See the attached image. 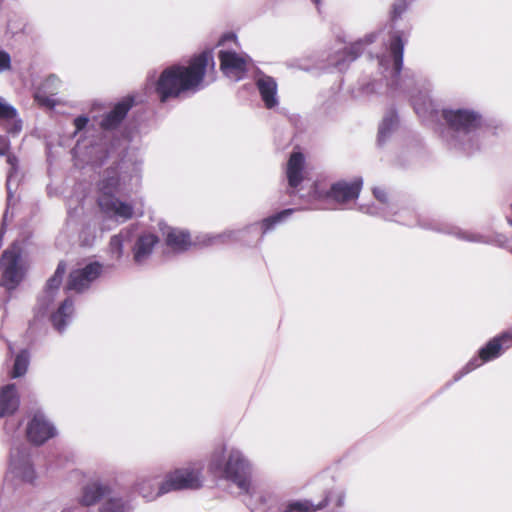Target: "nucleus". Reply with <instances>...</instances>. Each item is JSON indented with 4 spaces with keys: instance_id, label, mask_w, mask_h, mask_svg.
Masks as SVG:
<instances>
[{
    "instance_id": "393cba45",
    "label": "nucleus",
    "mask_w": 512,
    "mask_h": 512,
    "mask_svg": "<svg viewBox=\"0 0 512 512\" xmlns=\"http://www.w3.org/2000/svg\"><path fill=\"white\" fill-rule=\"evenodd\" d=\"M305 158L300 152H293L287 163L286 175L291 188H297L303 181Z\"/></svg>"
},
{
    "instance_id": "72a5a7b5",
    "label": "nucleus",
    "mask_w": 512,
    "mask_h": 512,
    "mask_svg": "<svg viewBox=\"0 0 512 512\" xmlns=\"http://www.w3.org/2000/svg\"><path fill=\"white\" fill-rule=\"evenodd\" d=\"M99 512H125V508L121 500L109 499L100 506Z\"/></svg>"
},
{
    "instance_id": "ea45409f",
    "label": "nucleus",
    "mask_w": 512,
    "mask_h": 512,
    "mask_svg": "<svg viewBox=\"0 0 512 512\" xmlns=\"http://www.w3.org/2000/svg\"><path fill=\"white\" fill-rule=\"evenodd\" d=\"M10 149V141L9 139L4 136L0 135V156H4L7 154V152Z\"/></svg>"
},
{
    "instance_id": "79ce46f5",
    "label": "nucleus",
    "mask_w": 512,
    "mask_h": 512,
    "mask_svg": "<svg viewBox=\"0 0 512 512\" xmlns=\"http://www.w3.org/2000/svg\"><path fill=\"white\" fill-rule=\"evenodd\" d=\"M88 118L85 117V116H78L75 120H74V123H75V126L77 128V130H82L83 128L86 127L87 123H88Z\"/></svg>"
},
{
    "instance_id": "473e14b6",
    "label": "nucleus",
    "mask_w": 512,
    "mask_h": 512,
    "mask_svg": "<svg viewBox=\"0 0 512 512\" xmlns=\"http://www.w3.org/2000/svg\"><path fill=\"white\" fill-rule=\"evenodd\" d=\"M6 156H7V163L10 165V170L8 172L7 182H6L7 193H8V202H9L12 197L13 183L17 181L16 173H17V168H18V159L16 156L8 154V153L6 154Z\"/></svg>"
},
{
    "instance_id": "37998d69",
    "label": "nucleus",
    "mask_w": 512,
    "mask_h": 512,
    "mask_svg": "<svg viewBox=\"0 0 512 512\" xmlns=\"http://www.w3.org/2000/svg\"><path fill=\"white\" fill-rule=\"evenodd\" d=\"M236 40V35L233 34V33H226L224 34L218 41V45L219 46H222V45H225V43L227 41H235Z\"/></svg>"
},
{
    "instance_id": "20e7f679",
    "label": "nucleus",
    "mask_w": 512,
    "mask_h": 512,
    "mask_svg": "<svg viewBox=\"0 0 512 512\" xmlns=\"http://www.w3.org/2000/svg\"><path fill=\"white\" fill-rule=\"evenodd\" d=\"M441 117L445 124L441 138L450 149L466 154L479 150L478 132L483 125L480 111L468 107H450L442 110Z\"/></svg>"
},
{
    "instance_id": "9b49d317",
    "label": "nucleus",
    "mask_w": 512,
    "mask_h": 512,
    "mask_svg": "<svg viewBox=\"0 0 512 512\" xmlns=\"http://www.w3.org/2000/svg\"><path fill=\"white\" fill-rule=\"evenodd\" d=\"M510 339L511 336L508 333H503L491 339L485 346L480 348L477 357L472 358L462 370L454 375V381H459L463 376L480 367L483 363L498 358L502 353L503 344Z\"/></svg>"
},
{
    "instance_id": "e433bc0d",
    "label": "nucleus",
    "mask_w": 512,
    "mask_h": 512,
    "mask_svg": "<svg viewBox=\"0 0 512 512\" xmlns=\"http://www.w3.org/2000/svg\"><path fill=\"white\" fill-rule=\"evenodd\" d=\"M80 239L84 246H91L95 239L94 231H91L90 226H86L80 233Z\"/></svg>"
},
{
    "instance_id": "412c9836",
    "label": "nucleus",
    "mask_w": 512,
    "mask_h": 512,
    "mask_svg": "<svg viewBox=\"0 0 512 512\" xmlns=\"http://www.w3.org/2000/svg\"><path fill=\"white\" fill-rule=\"evenodd\" d=\"M20 404L16 385L11 383L0 388V418L16 412Z\"/></svg>"
},
{
    "instance_id": "c85d7f7f",
    "label": "nucleus",
    "mask_w": 512,
    "mask_h": 512,
    "mask_svg": "<svg viewBox=\"0 0 512 512\" xmlns=\"http://www.w3.org/2000/svg\"><path fill=\"white\" fill-rule=\"evenodd\" d=\"M381 88L382 83L380 81L362 80L359 81L357 86L352 89L351 93L352 97L355 99L370 98L371 96L378 94Z\"/></svg>"
},
{
    "instance_id": "f03ea898",
    "label": "nucleus",
    "mask_w": 512,
    "mask_h": 512,
    "mask_svg": "<svg viewBox=\"0 0 512 512\" xmlns=\"http://www.w3.org/2000/svg\"><path fill=\"white\" fill-rule=\"evenodd\" d=\"M142 161L123 158L115 166L107 168L98 183L97 203L101 212L117 223L132 218L134 208L131 204L119 200L115 195L127 190L132 182H138L141 176Z\"/></svg>"
},
{
    "instance_id": "a878e982",
    "label": "nucleus",
    "mask_w": 512,
    "mask_h": 512,
    "mask_svg": "<svg viewBox=\"0 0 512 512\" xmlns=\"http://www.w3.org/2000/svg\"><path fill=\"white\" fill-rule=\"evenodd\" d=\"M165 235V243L175 252L186 251L192 244L188 231L177 228H168Z\"/></svg>"
},
{
    "instance_id": "4c0bfd02",
    "label": "nucleus",
    "mask_w": 512,
    "mask_h": 512,
    "mask_svg": "<svg viewBox=\"0 0 512 512\" xmlns=\"http://www.w3.org/2000/svg\"><path fill=\"white\" fill-rule=\"evenodd\" d=\"M11 69V56L4 49L0 48V74Z\"/></svg>"
},
{
    "instance_id": "6ab92c4d",
    "label": "nucleus",
    "mask_w": 512,
    "mask_h": 512,
    "mask_svg": "<svg viewBox=\"0 0 512 512\" xmlns=\"http://www.w3.org/2000/svg\"><path fill=\"white\" fill-rule=\"evenodd\" d=\"M159 243V238L153 233H142L140 234L133 246L132 254L133 261L136 265H144L151 257L155 246Z\"/></svg>"
},
{
    "instance_id": "2f4dec72",
    "label": "nucleus",
    "mask_w": 512,
    "mask_h": 512,
    "mask_svg": "<svg viewBox=\"0 0 512 512\" xmlns=\"http://www.w3.org/2000/svg\"><path fill=\"white\" fill-rule=\"evenodd\" d=\"M30 363V354L28 350H21L15 357L13 369L11 372L12 378H19L26 374Z\"/></svg>"
},
{
    "instance_id": "7ed1b4c3",
    "label": "nucleus",
    "mask_w": 512,
    "mask_h": 512,
    "mask_svg": "<svg viewBox=\"0 0 512 512\" xmlns=\"http://www.w3.org/2000/svg\"><path fill=\"white\" fill-rule=\"evenodd\" d=\"M209 62H213L212 54L204 51L192 57L187 66L172 65L165 68L155 85L159 100L164 103L185 93L198 91Z\"/></svg>"
},
{
    "instance_id": "2eb2a0df",
    "label": "nucleus",
    "mask_w": 512,
    "mask_h": 512,
    "mask_svg": "<svg viewBox=\"0 0 512 512\" xmlns=\"http://www.w3.org/2000/svg\"><path fill=\"white\" fill-rule=\"evenodd\" d=\"M102 270V264L97 261L90 262L82 268L72 270L66 283V290H72L77 293L86 291L99 278Z\"/></svg>"
},
{
    "instance_id": "cd10ccee",
    "label": "nucleus",
    "mask_w": 512,
    "mask_h": 512,
    "mask_svg": "<svg viewBox=\"0 0 512 512\" xmlns=\"http://www.w3.org/2000/svg\"><path fill=\"white\" fill-rule=\"evenodd\" d=\"M398 125V118L394 110L388 111L383 117L378 129V144L383 145L392 135Z\"/></svg>"
},
{
    "instance_id": "b1692460",
    "label": "nucleus",
    "mask_w": 512,
    "mask_h": 512,
    "mask_svg": "<svg viewBox=\"0 0 512 512\" xmlns=\"http://www.w3.org/2000/svg\"><path fill=\"white\" fill-rule=\"evenodd\" d=\"M133 103L134 99L132 97H127L117 103L114 108L103 117L101 127L104 129L116 128L126 117Z\"/></svg>"
},
{
    "instance_id": "a19ab883",
    "label": "nucleus",
    "mask_w": 512,
    "mask_h": 512,
    "mask_svg": "<svg viewBox=\"0 0 512 512\" xmlns=\"http://www.w3.org/2000/svg\"><path fill=\"white\" fill-rule=\"evenodd\" d=\"M7 219H8V209H6V211L4 212L2 223L0 225V248L2 247L3 237L6 232Z\"/></svg>"
},
{
    "instance_id": "9d476101",
    "label": "nucleus",
    "mask_w": 512,
    "mask_h": 512,
    "mask_svg": "<svg viewBox=\"0 0 512 512\" xmlns=\"http://www.w3.org/2000/svg\"><path fill=\"white\" fill-rule=\"evenodd\" d=\"M9 476L27 483L34 481L35 470L30 459L29 448L26 444L15 443L12 445L7 477Z\"/></svg>"
},
{
    "instance_id": "c756f323",
    "label": "nucleus",
    "mask_w": 512,
    "mask_h": 512,
    "mask_svg": "<svg viewBox=\"0 0 512 512\" xmlns=\"http://www.w3.org/2000/svg\"><path fill=\"white\" fill-rule=\"evenodd\" d=\"M128 237V232L124 230L111 237L108 245V252L112 259L120 260L122 258L124 241L127 240Z\"/></svg>"
},
{
    "instance_id": "bb28decb",
    "label": "nucleus",
    "mask_w": 512,
    "mask_h": 512,
    "mask_svg": "<svg viewBox=\"0 0 512 512\" xmlns=\"http://www.w3.org/2000/svg\"><path fill=\"white\" fill-rule=\"evenodd\" d=\"M17 116L16 108L0 96V120L7 122L6 131L13 135L18 134L22 129V123Z\"/></svg>"
},
{
    "instance_id": "de8ad7c7",
    "label": "nucleus",
    "mask_w": 512,
    "mask_h": 512,
    "mask_svg": "<svg viewBox=\"0 0 512 512\" xmlns=\"http://www.w3.org/2000/svg\"><path fill=\"white\" fill-rule=\"evenodd\" d=\"M48 80L49 81H54V80H56V77L55 76H50Z\"/></svg>"
},
{
    "instance_id": "49530a36",
    "label": "nucleus",
    "mask_w": 512,
    "mask_h": 512,
    "mask_svg": "<svg viewBox=\"0 0 512 512\" xmlns=\"http://www.w3.org/2000/svg\"><path fill=\"white\" fill-rule=\"evenodd\" d=\"M61 512H73V511H72V509H70V508H65V509H63Z\"/></svg>"
},
{
    "instance_id": "6e6552de",
    "label": "nucleus",
    "mask_w": 512,
    "mask_h": 512,
    "mask_svg": "<svg viewBox=\"0 0 512 512\" xmlns=\"http://www.w3.org/2000/svg\"><path fill=\"white\" fill-rule=\"evenodd\" d=\"M376 38L377 34L371 33L365 36L364 39L351 44L349 47L335 50L326 58H324L323 55H315L312 57L311 64H301L299 67L300 69L307 72H342L348 68L351 62L359 57L364 49V46L373 43Z\"/></svg>"
},
{
    "instance_id": "423d86ee",
    "label": "nucleus",
    "mask_w": 512,
    "mask_h": 512,
    "mask_svg": "<svg viewBox=\"0 0 512 512\" xmlns=\"http://www.w3.org/2000/svg\"><path fill=\"white\" fill-rule=\"evenodd\" d=\"M208 468L235 485L241 494L251 493L253 465L239 448L221 446L215 449Z\"/></svg>"
},
{
    "instance_id": "f8f14e48",
    "label": "nucleus",
    "mask_w": 512,
    "mask_h": 512,
    "mask_svg": "<svg viewBox=\"0 0 512 512\" xmlns=\"http://www.w3.org/2000/svg\"><path fill=\"white\" fill-rule=\"evenodd\" d=\"M19 262L20 253L15 247L4 251L0 261L2 270L0 285L9 291L15 289L24 277V271Z\"/></svg>"
},
{
    "instance_id": "0eeeda50",
    "label": "nucleus",
    "mask_w": 512,
    "mask_h": 512,
    "mask_svg": "<svg viewBox=\"0 0 512 512\" xmlns=\"http://www.w3.org/2000/svg\"><path fill=\"white\" fill-rule=\"evenodd\" d=\"M202 471L203 464L201 462L189 463L168 473L165 480L158 487L157 492H155L154 485L151 483L152 480L156 479V476L152 475L139 477L135 488L147 500H152L170 491L199 489L203 485Z\"/></svg>"
},
{
    "instance_id": "f3484780",
    "label": "nucleus",
    "mask_w": 512,
    "mask_h": 512,
    "mask_svg": "<svg viewBox=\"0 0 512 512\" xmlns=\"http://www.w3.org/2000/svg\"><path fill=\"white\" fill-rule=\"evenodd\" d=\"M220 68L223 73L236 81L241 80L247 70L248 56H240L234 51L221 50L218 54Z\"/></svg>"
},
{
    "instance_id": "a18cd8bd",
    "label": "nucleus",
    "mask_w": 512,
    "mask_h": 512,
    "mask_svg": "<svg viewBox=\"0 0 512 512\" xmlns=\"http://www.w3.org/2000/svg\"><path fill=\"white\" fill-rule=\"evenodd\" d=\"M312 1L315 3L316 6H319L321 3V0H312Z\"/></svg>"
},
{
    "instance_id": "58836bf2",
    "label": "nucleus",
    "mask_w": 512,
    "mask_h": 512,
    "mask_svg": "<svg viewBox=\"0 0 512 512\" xmlns=\"http://www.w3.org/2000/svg\"><path fill=\"white\" fill-rule=\"evenodd\" d=\"M20 422H16L14 420L6 421L4 425V430L6 434L14 435L16 431L19 430Z\"/></svg>"
},
{
    "instance_id": "a211bd4d",
    "label": "nucleus",
    "mask_w": 512,
    "mask_h": 512,
    "mask_svg": "<svg viewBox=\"0 0 512 512\" xmlns=\"http://www.w3.org/2000/svg\"><path fill=\"white\" fill-rule=\"evenodd\" d=\"M254 81L265 107L267 109L275 108L279 104L276 80L261 70H257Z\"/></svg>"
},
{
    "instance_id": "4be33fe9",
    "label": "nucleus",
    "mask_w": 512,
    "mask_h": 512,
    "mask_svg": "<svg viewBox=\"0 0 512 512\" xmlns=\"http://www.w3.org/2000/svg\"><path fill=\"white\" fill-rule=\"evenodd\" d=\"M108 493V487L98 481L91 482L82 487L78 496V503L84 507H91L99 503Z\"/></svg>"
},
{
    "instance_id": "f257e3e1",
    "label": "nucleus",
    "mask_w": 512,
    "mask_h": 512,
    "mask_svg": "<svg viewBox=\"0 0 512 512\" xmlns=\"http://www.w3.org/2000/svg\"><path fill=\"white\" fill-rule=\"evenodd\" d=\"M403 53L404 42L401 35L395 33L390 39L388 52L377 56L382 73L389 70L387 90L393 96L409 98L415 113L422 121H433L437 117L438 105L430 97L431 84L411 71L402 72Z\"/></svg>"
},
{
    "instance_id": "4468645a",
    "label": "nucleus",
    "mask_w": 512,
    "mask_h": 512,
    "mask_svg": "<svg viewBox=\"0 0 512 512\" xmlns=\"http://www.w3.org/2000/svg\"><path fill=\"white\" fill-rule=\"evenodd\" d=\"M25 431L27 439L34 445H42L57 434L55 425L40 410L33 413Z\"/></svg>"
},
{
    "instance_id": "c9c22d12",
    "label": "nucleus",
    "mask_w": 512,
    "mask_h": 512,
    "mask_svg": "<svg viewBox=\"0 0 512 512\" xmlns=\"http://www.w3.org/2000/svg\"><path fill=\"white\" fill-rule=\"evenodd\" d=\"M407 9V2L406 0H395L392 4V9L390 12V17L392 21L397 20L402 16V14Z\"/></svg>"
},
{
    "instance_id": "1a4fd4ad",
    "label": "nucleus",
    "mask_w": 512,
    "mask_h": 512,
    "mask_svg": "<svg viewBox=\"0 0 512 512\" xmlns=\"http://www.w3.org/2000/svg\"><path fill=\"white\" fill-rule=\"evenodd\" d=\"M256 501L267 512H307L312 507L307 499L285 501L284 496L276 489L260 491Z\"/></svg>"
},
{
    "instance_id": "5701e85b",
    "label": "nucleus",
    "mask_w": 512,
    "mask_h": 512,
    "mask_svg": "<svg viewBox=\"0 0 512 512\" xmlns=\"http://www.w3.org/2000/svg\"><path fill=\"white\" fill-rule=\"evenodd\" d=\"M73 314L74 303L71 298L67 297L50 316L54 329L59 333H63L66 330V327L70 324Z\"/></svg>"
},
{
    "instance_id": "aec40b11",
    "label": "nucleus",
    "mask_w": 512,
    "mask_h": 512,
    "mask_svg": "<svg viewBox=\"0 0 512 512\" xmlns=\"http://www.w3.org/2000/svg\"><path fill=\"white\" fill-rule=\"evenodd\" d=\"M362 183L361 178H357L352 182H336L331 186L328 196L339 203L355 200L360 194Z\"/></svg>"
},
{
    "instance_id": "dca6fc26",
    "label": "nucleus",
    "mask_w": 512,
    "mask_h": 512,
    "mask_svg": "<svg viewBox=\"0 0 512 512\" xmlns=\"http://www.w3.org/2000/svg\"><path fill=\"white\" fill-rule=\"evenodd\" d=\"M345 496V487L334 479H329L323 490V499L318 503L308 500L312 507L307 512H321L330 505L334 508H341L344 505Z\"/></svg>"
},
{
    "instance_id": "f704fd0d",
    "label": "nucleus",
    "mask_w": 512,
    "mask_h": 512,
    "mask_svg": "<svg viewBox=\"0 0 512 512\" xmlns=\"http://www.w3.org/2000/svg\"><path fill=\"white\" fill-rule=\"evenodd\" d=\"M237 233L238 232H236V231L228 230V231H224L223 233H220V234L209 236L207 244L211 245V244H215V243H219V242L224 243V242H227L230 240H234V239H236Z\"/></svg>"
},
{
    "instance_id": "ddd939ff",
    "label": "nucleus",
    "mask_w": 512,
    "mask_h": 512,
    "mask_svg": "<svg viewBox=\"0 0 512 512\" xmlns=\"http://www.w3.org/2000/svg\"><path fill=\"white\" fill-rule=\"evenodd\" d=\"M66 273V263L60 261L54 274L47 280L44 290L39 294L35 310L37 314L44 316L53 306L63 277Z\"/></svg>"
},
{
    "instance_id": "7c9ffc66",
    "label": "nucleus",
    "mask_w": 512,
    "mask_h": 512,
    "mask_svg": "<svg viewBox=\"0 0 512 512\" xmlns=\"http://www.w3.org/2000/svg\"><path fill=\"white\" fill-rule=\"evenodd\" d=\"M294 209L288 208L284 209L272 216H269L262 220L261 227L262 233L266 234L269 231L273 230L276 225L285 221L288 217H290L294 213Z\"/></svg>"
},
{
    "instance_id": "39448f33",
    "label": "nucleus",
    "mask_w": 512,
    "mask_h": 512,
    "mask_svg": "<svg viewBox=\"0 0 512 512\" xmlns=\"http://www.w3.org/2000/svg\"><path fill=\"white\" fill-rule=\"evenodd\" d=\"M373 195L378 200L380 206L375 207H364L361 206V210L371 214V215H379L383 218L391 221H395L397 223L406 225V226H420L424 229H429L433 231H437L440 233H446L455 236L459 240L471 242V243H483L487 244L490 242L489 238L480 233L463 230L461 228L447 225V224H439V223H427L425 220L420 219L415 215L414 211L409 208H402L399 210L395 209V205L389 203L388 195L385 189L380 187H375L373 189Z\"/></svg>"
},
{
    "instance_id": "09e8293b",
    "label": "nucleus",
    "mask_w": 512,
    "mask_h": 512,
    "mask_svg": "<svg viewBox=\"0 0 512 512\" xmlns=\"http://www.w3.org/2000/svg\"><path fill=\"white\" fill-rule=\"evenodd\" d=\"M509 224L512 226V218L508 220Z\"/></svg>"
},
{
    "instance_id": "c03bdc74",
    "label": "nucleus",
    "mask_w": 512,
    "mask_h": 512,
    "mask_svg": "<svg viewBox=\"0 0 512 512\" xmlns=\"http://www.w3.org/2000/svg\"><path fill=\"white\" fill-rule=\"evenodd\" d=\"M99 153L101 154V157H100V161L99 162H94L95 165L97 166H101L103 163H104V159H106L108 157V154H107V151L104 150V149H99Z\"/></svg>"
}]
</instances>
